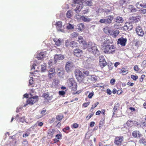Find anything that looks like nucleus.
I'll return each instance as SVG.
<instances>
[{
	"mask_svg": "<svg viewBox=\"0 0 146 146\" xmlns=\"http://www.w3.org/2000/svg\"><path fill=\"white\" fill-rule=\"evenodd\" d=\"M104 52L108 54H113L115 50V47L113 45H110L106 42L103 44Z\"/></svg>",
	"mask_w": 146,
	"mask_h": 146,
	"instance_id": "nucleus-1",
	"label": "nucleus"
},
{
	"mask_svg": "<svg viewBox=\"0 0 146 146\" xmlns=\"http://www.w3.org/2000/svg\"><path fill=\"white\" fill-rule=\"evenodd\" d=\"M78 41L80 44H82L83 49L87 48L89 51L90 52L91 51V45L89 44H87L82 36H79L78 37Z\"/></svg>",
	"mask_w": 146,
	"mask_h": 146,
	"instance_id": "nucleus-2",
	"label": "nucleus"
},
{
	"mask_svg": "<svg viewBox=\"0 0 146 146\" xmlns=\"http://www.w3.org/2000/svg\"><path fill=\"white\" fill-rule=\"evenodd\" d=\"M68 86L69 88L72 90H76L77 89V85L74 79L72 78H70L68 80Z\"/></svg>",
	"mask_w": 146,
	"mask_h": 146,
	"instance_id": "nucleus-3",
	"label": "nucleus"
},
{
	"mask_svg": "<svg viewBox=\"0 0 146 146\" xmlns=\"http://www.w3.org/2000/svg\"><path fill=\"white\" fill-rule=\"evenodd\" d=\"M76 78L79 82H82L84 79L85 76L80 70H76L75 71Z\"/></svg>",
	"mask_w": 146,
	"mask_h": 146,
	"instance_id": "nucleus-4",
	"label": "nucleus"
},
{
	"mask_svg": "<svg viewBox=\"0 0 146 146\" xmlns=\"http://www.w3.org/2000/svg\"><path fill=\"white\" fill-rule=\"evenodd\" d=\"M100 53L95 43H92V54L96 57L100 55Z\"/></svg>",
	"mask_w": 146,
	"mask_h": 146,
	"instance_id": "nucleus-5",
	"label": "nucleus"
},
{
	"mask_svg": "<svg viewBox=\"0 0 146 146\" xmlns=\"http://www.w3.org/2000/svg\"><path fill=\"white\" fill-rule=\"evenodd\" d=\"M99 61L100 65L102 68H103L107 64V62L105 60L103 56H99Z\"/></svg>",
	"mask_w": 146,
	"mask_h": 146,
	"instance_id": "nucleus-6",
	"label": "nucleus"
},
{
	"mask_svg": "<svg viewBox=\"0 0 146 146\" xmlns=\"http://www.w3.org/2000/svg\"><path fill=\"white\" fill-rule=\"evenodd\" d=\"M38 96H36L29 98L27 100V103L28 104L33 105L38 101Z\"/></svg>",
	"mask_w": 146,
	"mask_h": 146,
	"instance_id": "nucleus-7",
	"label": "nucleus"
},
{
	"mask_svg": "<svg viewBox=\"0 0 146 146\" xmlns=\"http://www.w3.org/2000/svg\"><path fill=\"white\" fill-rule=\"evenodd\" d=\"M83 51L78 48H76L74 50L73 54L74 55L77 57H81L83 54Z\"/></svg>",
	"mask_w": 146,
	"mask_h": 146,
	"instance_id": "nucleus-8",
	"label": "nucleus"
},
{
	"mask_svg": "<svg viewBox=\"0 0 146 146\" xmlns=\"http://www.w3.org/2000/svg\"><path fill=\"white\" fill-rule=\"evenodd\" d=\"M123 141V137L122 136L117 137L115 139L114 143L115 145L120 146Z\"/></svg>",
	"mask_w": 146,
	"mask_h": 146,
	"instance_id": "nucleus-9",
	"label": "nucleus"
},
{
	"mask_svg": "<svg viewBox=\"0 0 146 146\" xmlns=\"http://www.w3.org/2000/svg\"><path fill=\"white\" fill-rule=\"evenodd\" d=\"M131 22V21L129 22H127L126 23L123 27L124 29L128 31H131L133 28V26Z\"/></svg>",
	"mask_w": 146,
	"mask_h": 146,
	"instance_id": "nucleus-10",
	"label": "nucleus"
},
{
	"mask_svg": "<svg viewBox=\"0 0 146 146\" xmlns=\"http://www.w3.org/2000/svg\"><path fill=\"white\" fill-rule=\"evenodd\" d=\"M73 67V64L72 62H67L65 65V69L66 72H71L72 69Z\"/></svg>",
	"mask_w": 146,
	"mask_h": 146,
	"instance_id": "nucleus-11",
	"label": "nucleus"
},
{
	"mask_svg": "<svg viewBox=\"0 0 146 146\" xmlns=\"http://www.w3.org/2000/svg\"><path fill=\"white\" fill-rule=\"evenodd\" d=\"M135 31L137 35L140 36H143L144 35V32L143 31L142 28L139 26H137L135 29Z\"/></svg>",
	"mask_w": 146,
	"mask_h": 146,
	"instance_id": "nucleus-12",
	"label": "nucleus"
},
{
	"mask_svg": "<svg viewBox=\"0 0 146 146\" xmlns=\"http://www.w3.org/2000/svg\"><path fill=\"white\" fill-rule=\"evenodd\" d=\"M127 41V39L126 38L121 37L118 39L117 43L120 44L122 46H124L125 45Z\"/></svg>",
	"mask_w": 146,
	"mask_h": 146,
	"instance_id": "nucleus-13",
	"label": "nucleus"
},
{
	"mask_svg": "<svg viewBox=\"0 0 146 146\" xmlns=\"http://www.w3.org/2000/svg\"><path fill=\"white\" fill-rule=\"evenodd\" d=\"M132 135L134 138H138L141 137L142 134L139 131L135 130L132 132Z\"/></svg>",
	"mask_w": 146,
	"mask_h": 146,
	"instance_id": "nucleus-14",
	"label": "nucleus"
},
{
	"mask_svg": "<svg viewBox=\"0 0 146 146\" xmlns=\"http://www.w3.org/2000/svg\"><path fill=\"white\" fill-rule=\"evenodd\" d=\"M109 33L112 37H115L118 35L119 33V31L118 30H115L109 31Z\"/></svg>",
	"mask_w": 146,
	"mask_h": 146,
	"instance_id": "nucleus-15",
	"label": "nucleus"
},
{
	"mask_svg": "<svg viewBox=\"0 0 146 146\" xmlns=\"http://www.w3.org/2000/svg\"><path fill=\"white\" fill-rule=\"evenodd\" d=\"M46 55V52H41L37 54V58L38 60H40L43 59Z\"/></svg>",
	"mask_w": 146,
	"mask_h": 146,
	"instance_id": "nucleus-16",
	"label": "nucleus"
},
{
	"mask_svg": "<svg viewBox=\"0 0 146 146\" xmlns=\"http://www.w3.org/2000/svg\"><path fill=\"white\" fill-rule=\"evenodd\" d=\"M64 56L63 55L56 54L54 58V61H57L58 60H62L64 59Z\"/></svg>",
	"mask_w": 146,
	"mask_h": 146,
	"instance_id": "nucleus-17",
	"label": "nucleus"
},
{
	"mask_svg": "<svg viewBox=\"0 0 146 146\" xmlns=\"http://www.w3.org/2000/svg\"><path fill=\"white\" fill-rule=\"evenodd\" d=\"M76 7L74 9V11L76 13H78L81 11L82 9L83 8V3L82 4H78L76 5Z\"/></svg>",
	"mask_w": 146,
	"mask_h": 146,
	"instance_id": "nucleus-18",
	"label": "nucleus"
},
{
	"mask_svg": "<svg viewBox=\"0 0 146 146\" xmlns=\"http://www.w3.org/2000/svg\"><path fill=\"white\" fill-rule=\"evenodd\" d=\"M141 17L139 15H138L136 16L132 17L130 18V20L132 22H138L140 20Z\"/></svg>",
	"mask_w": 146,
	"mask_h": 146,
	"instance_id": "nucleus-19",
	"label": "nucleus"
},
{
	"mask_svg": "<svg viewBox=\"0 0 146 146\" xmlns=\"http://www.w3.org/2000/svg\"><path fill=\"white\" fill-rule=\"evenodd\" d=\"M55 132V130L54 129L48 130L47 132V136L50 138H52Z\"/></svg>",
	"mask_w": 146,
	"mask_h": 146,
	"instance_id": "nucleus-20",
	"label": "nucleus"
},
{
	"mask_svg": "<svg viewBox=\"0 0 146 146\" xmlns=\"http://www.w3.org/2000/svg\"><path fill=\"white\" fill-rule=\"evenodd\" d=\"M113 16H109L107 17H106L105 18V20H106V24H109L111 23L113 19Z\"/></svg>",
	"mask_w": 146,
	"mask_h": 146,
	"instance_id": "nucleus-21",
	"label": "nucleus"
},
{
	"mask_svg": "<svg viewBox=\"0 0 146 146\" xmlns=\"http://www.w3.org/2000/svg\"><path fill=\"white\" fill-rule=\"evenodd\" d=\"M55 25L56 29L58 30H60L62 27V23L61 21H58L56 22Z\"/></svg>",
	"mask_w": 146,
	"mask_h": 146,
	"instance_id": "nucleus-22",
	"label": "nucleus"
},
{
	"mask_svg": "<svg viewBox=\"0 0 146 146\" xmlns=\"http://www.w3.org/2000/svg\"><path fill=\"white\" fill-rule=\"evenodd\" d=\"M115 21L118 23H122L123 21V19L120 17L118 16L115 19Z\"/></svg>",
	"mask_w": 146,
	"mask_h": 146,
	"instance_id": "nucleus-23",
	"label": "nucleus"
},
{
	"mask_svg": "<svg viewBox=\"0 0 146 146\" xmlns=\"http://www.w3.org/2000/svg\"><path fill=\"white\" fill-rule=\"evenodd\" d=\"M128 8L131 12H135L137 11V9L135 8L134 6L132 5H130L128 6Z\"/></svg>",
	"mask_w": 146,
	"mask_h": 146,
	"instance_id": "nucleus-24",
	"label": "nucleus"
},
{
	"mask_svg": "<svg viewBox=\"0 0 146 146\" xmlns=\"http://www.w3.org/2000/svg\"><path fill=\"white\" fill-rule=\"evenodd\" d=\"M73 4L72 5V7H74L78 4L83 3L82 0H73Z\"/></svg>",
	"mask_w": 146,
	"mask_h": 146,
	"instance_id": "nucleus-25",
	"label": "nucleus"
},
{
	"mask_svg": "<svg viewBox=\"0 0 146 146\" xmlns=\"http://www.w3.org/2000/svg\"><path fill=\"white\" fill-rule=\"evenodd\" d=\"M70 47L72 48L77 47L78 46V43L75 41H72L70 42Z\"/></svg>",
	"mask_w": 146,
	"mask_h": 146,
	"instance_id": "nucleus-26",
	"label": "nucleus"
},
{
	"mask_svg": "<svg viewBox=\"0 0 146 146\" xmlns=\"http://www.w3.org/2000/svg\"><path fill=\"white\" fill-rule=\"evenodd\" d=\"M77 27V28L80 31L83 30L84 28V25L82 23H80L78 24Z\"/></svg>",
	"mask_w": 146,
	"mask_h": 146,
	"instance_id": "nucleus-27",
	"label": "nucleus"
},
{
	"mask_svg": "<svg viewBox=\"0 0 146 146\" xmlns=\"http://www.w3.org/2000/svg\"><path fill=\"white\" fill-rule=\"evenodd\" d=\"M19 119V121L23 123L25 121V117H19V115H17L16 117V119Z\"/></svg>",
	"mask_w": 146,
	"mask_h": 146,
	"instance_id": "nucleus-28",
	"label": "nucleus"
},
{
	"mask_svg": "<svg viewBox=\"0 0 146 146\" xmlns=\"http://www.w3.org/2000/svg\"><path fill=\"white\" fill-rule=\"evenodd\" d=\"M63 117L64 116L62 115H57L56 117V118L57 121H60Z\"/></svg>",
	"mask_w": 146,
	"mask_h": 146,
	"instance_id": "nucleus-29",
	"label": "nucleus"
},
{
	"mask_svg": "<svg viewBox=\"0 0 146 146\" xmlns=\"http://www.w3.org/2000/svg\"><path fill=\"white\" fill-rule=\"evenodd\" d=\"M139 142L140 143L146 145V138H141L139 140Z\"/></svg>",
	"mask_w": 146,
	"mask_h": 146,
	"instance_id": "nucleus-30",
	"label": "nucleus"
},
{
	"mask_svg": "<svg viewBox=\"0 0 146 146\" xmlns=\"http://www.w3.org/2000/svg\"><path fill=\"white\" fill-rule=\"evenodd\" d=\"M52 96H48L46 99H45V102L47 103H49L52 100Z\"/></svg>",
	"mask_w": 146,
	"mask_h": 146,
	"instance_id": "nucleus-31",
	"label": "nucleus"
},
{
	"mask_svg": "<svg viewBox=\"0 0 146 146\" xmlns=\"http://www.w3.org/2000/svg\"><path fill=\"white\" fill-rule=\"evenodd\" d=\"M121 72L123 75H125L128 72V70L127 69L123 68L121 70Z\"/></svg>",
	"mask_w": 146,
	"mask_h": 146,
	"instance_id": "nucleus-32",
	"label": "nucleus"
},
{
	"mask_svg": "<svg viewBox=\"0 0 146 146\" xmlns=\"http://www.w3.org/2000/svg\"><path fill=\"white\" fill-rule=\"evenodd\" d=\"M48 73H53L56 74V72L55 69L53 68H49Z\"/></svg>",
	"mask_w": 146,
	"mask_h": 146,
	"instance_id": "nucleus-33",
	"label": "nucleus"
},
{
	"mask_svg": "<svg viewBox=\"0 0 146 146\" xmlns=\"http://www.w3.org/2000/svg\"><path fill=\"white\" fill-rule=\"evenodd\" d=\"M72 11L71 10H68L67 12L66 15L67 18H69L71 17L72 15Z\"/></svg>",
	"mask_w": 146,
	"mask_h": 146,
	"instance_id": "nucleus-34",
	"label": "nucleus"
},
{
	"mask_svg": "<svg viewBox=\"0 0 146 146\" xmlns=\"http://www.w3.org/2000/svg\"><path fill=\"white\" fill-rule=\"evenodd\" d=\"M53 40L56 45L59 46L60 45L61 41L60 40L54 39Z\"/></svg>",
	"mask_w": 146,
	"mask_h": 146,
	"instance_id": "nucleus-35",
	"label": "nucleus"
},
{
	"mask_svg": "<svg viewBox=\"0 0 146 146\" xmlns=\"http://www.w3.org/2000/svg\"><path fill=\"white\" fill-rule=\"evenodd\" d=\"M80 18L85 22H89L90 21V19H87L83 16H81Z\"/></svg>",
	"mask_w": 146,
	"mask_h": 146,
	"instance_id": "nucleus-36",
	"label": "nucleus"
},
{
	"mask_svg": "<svg viewBox=\"0 0 146 146\" xmlns=\"http://www.w3.org/2000/svg\"><path fill=\"white\" fill-rule=\"evenodd\" d=\"M56 74H52V73H48V76L49 80L52 79L54 76H55Z\"/></svg>",
	"mask_w": 146,
	"mask_h": 146,
	"instance_id": "nucleus-37",
	"label": "nucleus"
},
{
	"mask_svg": "<svg viewBox=\"0 0 146 146\" xmlns=\"http://www.w3.org/2000/svg\"><path fill=\"white\" fill-rule=\"evenodd\" d=\"M46 110H42L40 112V114L41 115V116L39 117H38V118H40L41 117H43L44 115H45L46 113Z\"/></svg>",
	"mask_w": 146,
	"mask_h": 146,
	"instance_id": "nucleus-38",
	"label": "nucleus"
},
{
	"mask_svg": "<svg viewBox=\"0 0 146 146\" xmlns=\"http://www.w3.org/2000/svg\"><path fill=\"white\" fill-rule=\"evenodd\" d=\"M135 5L136 7L138 9H139L141 7H143V5L140 3V2H139L137 3Z\"/></svg>",
	"mask_w": 146,
	"mask_h": 146,
	"instance_id": "nucleus-39",
	"label": "nucleus"
},
{
	"mask_svg": "<svg viewBox=\"0 0 146 146\" xmlns=\"http://www.w3.org/2000/svg\"><path fill=\"white\" fill-rule=\"evenodd\" d=\"M74 26L70 23H68L66 26V29L68 30L71 29H74Z\"/></svg>",
	"mask_w": 146,
	"mask_h": 146,
	"instance_id": "nucleus-40",
	"label": "nucleus"
},
{
	"mask_svg": "<svg viewBox=\"0 0 146 146\" xmlns=\"http://www.w3.org/2000/svg\"><path fill=\"white\" fill-rule=\"evenodd\" d=\"M65 46L67 48H69L70 46V43L68 40H66L65 44Z\"/></svg>",
	"mask_w": 146,
	"mask_h": 146,
	"instance_id": "nucleus-41",
	"label": "nucleus"
},
{
	"mask_svg": "<svg viewBox=\"0 0 146 146\" xmlns=\"http://www.w3.org/2000/svg\"><path fill=\"white\" fill-rule=\"evenodd\" d=\"M79 125L77 123H74L71 126L72 129L77 128L78 127Z\"/></svg>",
	"mask_w": 146,
	"mask_h": 146,
	"instance_id": "nucleus-42",
	"label": "nucleus"
},
{
	"mask_svg": "<svg viewBox=\"0 0 146 146\" xmlns=\"http://www.w3.org/2000/svg\"><path fill=\"white\" fill-rule=\"evenodd\" d=\"M98 79V77L96 76L92 75V80L95 82L97 81Z\"/></svg>",
	"mask_w": 146,
	"mask_h": 146,
	"instance_id": "nucleus-43",
	"label": "nucleus"
},
{
	"mask_svg": "<svg viewBox=\"0 0 146 146\" xmlns=\"http://www.w3.org/2000/svg\"><path fill=\"white\" fill-rule=\"evenodd\" d=\"M134 124L135 125L139 127H141V124L140 123H139L137 121H135L134 122Z\"/></svg>",
	"mask_w": 146,
	"mask_h": 146,
	"instance_id": "nucleus-44",
	"label": "nucleus"
},
{
	"mask_svg": "<svg viewBox=\"0 0 146 146\" xmlns=\"http://www.w3.org/2000/svg\"><path fill=\"white\" fill-rule=\"evenodd\" d=\"M23 144V146H28V141L25 139L23 141L22 143Z\"/></svg>",
	"mask_w": 146,
	"mask_h": 146,
	"instance_id": "nucleus-45",
	"label": "nucleus"
},
{
	"mask_svg": "<svg viewBox=\"0 0 146 146\" xmlns=\"http://www.w3.org/2000/svg\"><path fill=\"white\" fill-rule=\"evenodd\" d=\"M131 78L134 80H136L138 79V76L133 75L131 76Z\"/></svg>",
	"mask_w": 146,
	"mask_h": 146,
	"instance_id": "nucleus-46",
	"label": "nucleus"
},
{
	"mask_svg": "<svg viewBox=\"0 0 146 146\" xmlns=\"http://www.w3.org/2000/svg\"><path fill=\"white\" fill-rule=\"evenodd\" d=\"M49 96V94L48 92L44 93L42 95V97L44 98L45 99H46L47 97H48Z\"/></svg>",
	"mask_w": 146,
	"mask_h": 146,
	"instance_id": "nucleus-47",
	"label": "nucleus"
},
{
	"mask_svg": "<svg viewBox=\"0 0 146 146\" xmlns=\"http://www.w3.org/2000/svg\"><path fill=\"white\" fill-rule=\"evenodd\" d=\"M140 11L141 13L143 14H146V9H142L140 10Z\"/></svg>",
	"mask_w": 146,
	"mask_h": 146,
	"instance_id": "nucleus-48",
	"label": "nucleus"
},
{
	"mask_svg": "<svg viewBox=\"0 0 146 146\" xmlns=\"http://www.w3.org/2000/svg\"><path fill=\"white\" fill-rule=\"evenodd\" d=\"M29 86L32 85L33 84V78H32L29 80Z\"/></svg>",
	"mask_w": 146,
	"mask_h": 146,
	"instance_id": "nucleus-49",
	"label": "nucleus"
},
{
	"mask_svg": "<svg viewBox=\"0 0 146 146\" xmlns=\"http://www.w3.org/2000/svg\"><path fill=\"white\" fill-rule=\"evenodd\" d=\"M70 129V127L69 126H67L63 129L62 131L64 132H66V131Z\"/></svg>",
	"mask_w": 146,
	"mask_h": 146,
	"instance_id": "nucleus-50",
	"label": "nucleus"
},
{
	"mask_svg": "<svg viewBox=\"0 0 146 146\" xmlns=\"http://www.w3.org/2000/svg\"><path fill=\"white\" fill-rule=\"evenodd\" d=\"M62 137V135L61 134H58L56 135V137L58 139H61Z\"/></svg>",
	"mask_w": 146,
	"mask_h": 146,
	"instance_id": "nucleus-51",
	"label": "nucleus"
},
{
	"mask_svg": "<svg viewBox=\"0 0 146 146\" xmlns=\"http://www.w3.org/2000/svg\"><path fill=\"white\" fill-rule=\"evenodd\" d=\"M72 35L73 37H77L78 35V34L77 33L74 32L72 34Z\"/></svg>",
	"mask_w": 146,
	"mask_h": 146,
	"instance_id": "nucleus-52",
	"label": "nucleus"
},
{
	"mask_svg": "<svg viewBox=\"0 0 146 146\" xmlns=\"http://www.w3.org/2000/svg\"><path fill=\"white\" fill-rule=\"evenodd\" d=\"M83 72L86 76H88L89 73V72L88 71L85 70H84Z\"/></svg>",
	"mask_w": 146,
	"mask_h": 146,
	"instance_id": "nucleus-53",
	"label": "nucleus"
},
{
	"mask_svg": "<svg viewBox=\"0 0 146 146\" xmlns=\"http://www.w3.org/2000/svg\"><path fill=\"white\" fill-rule=\"evenodd\" d=\"M104 11L105 12L107 13H108L110 12L111 11V10L109 9H104Z\"/></svg>",
	"mask_w": 146,
	"mask_h": 146,
	"instance_id": "nucleus-54",
	"label": "nucleus"
},
{
	"mask_svg": "<svg viewBox=\"0 0 146 146\" xmlns=\"http://www.w3.org/2000/svg\"><path fill=\"white\" fill-rule=\"evenodd\" d=\"M119 2L120 4L122 5L124 4L127 3L124 0H120Z\"/></svg>",
	"mask_w": 146,
	"mask_h": 146,
	"instance_id": "nucleus-55",
	"label": "nucleus"
},
{
	"mask_svg": "<svg viewBox=\"0 0 146 146\" xmlns=\"http://www.w3.org/2000/svg\"><path fill=\"white\" fill-rule=\"evenodd\" d=\"M90 104V102L84 103L83 104V106L84 107H87Z\"/></svg>",
	"mask_w": 146,
	"mask_h": 146,
	"instance_id": "nucleus-56",
	"label": "nucleus"
},
{
	"mask_svg": "<svg viewBox=\"0 0 146 146\" xmlns=\"http://www.w3.org/2000/svg\"><path fill=\"white\" fill-rule=\"evenodd\" d=\"M106 20H105V19H101L100 20L99 22L100 23H104L106 24Z\"/></svg>",
	"mask_w": 146,
	"mask_h": 146,
	"instance_id": "nucleus-57",
	"label": "nucleus"
},
{
	"mask_svg": "<svg viewBox=\"0 0 146 146\" xmlns=\"http://www.w3.org/2000/svg\"><path fill=\"white\" fill-rule=\"evenodd\" d=\"M104 86V84L102 83H98L97 84L96 86L98 87H102Z\"/></svg>",
	"mask_w": 146,
	"mask_h": 146,
	"instance_id": "nucleus-58",
	"label": "nucleus"
},
{
	"mask_svg": "<svg viewBox=\"0 0 146 146\" xmlns=\"http://www.w3.org/2000/svg\"><path fill=\"white\" fill-rule=\"evenodd\" d=\"M115 82V79L112 78L110 80V83L112 85L114 84Z\"/></svg>",
	"mask_w": 146,
	"mask_h": 146,
	"instance_id": "nucleus-59",
	"label": "nucleus"
},
{
	"mask_svg": "<svg viewBox=\"0 0 146 146\" xmlns=\"http://www.w3.org/2000/svg\"><path fill=\"white\" fill-rule=\"evenodd\" d=\"M132 121L131 120H128L126 123V124L128 126H131V125L130 124V123H131Z\"/></svg>",
	"mask_w": 146,
	"mask_h": 146,
	"instance_id": "nucleus-60",
	"label": "nucleus"
},
{
	"mask_svg": "<svg viewBox=\"0 0 146 146\" xmlns=\"http://www.w3.org/2000/svg\"><path fill=\"white\" fill-rule=\"evenodd\" d=\"M59 94L60 95L63 96L65 94V92L64 91H59Z\"/></svg>",
	"mask_w": 146,
	"mask_h": 146,
	"instance_id": "nucleus-61",
	"label": "nucleus"
},
{
	"mask_svg": "<svg viewBox=\"0 0 146 146\" xmlns=\"http://www.w3.org/2000/svg\"><path fill=\"white\" fill-rule=\"evenodd\" d=\"M134 70L136 71H138L139 68L137 65H136L134 67Z\"/></svg>",
	"mask_w": 146,
	"mask_h": 146,
	"instance_id": "nucleus-62",
	"label": "nucleus"
},
{
	"mask_svg": "<svg viewBox=\"0 0 146 146\" xmlns=\"http://www.w3.org/2000/svg\"><path fill=\"white\" fill-rule=\"evenodd\" d=\"M145 77V75H142L141 77V78H140L139 81L140 82H142L143 80V79Z\"/></svg>",
	"mask_w": 146,
	"mask_h": 146,
	"instance_id": "nucleus-63",
	"label": "nucleus"
},
{
	"mask_svg": "<svg viewBox=\"0 0 146 146\" xmlns=\"http://www.w3.org/2000/svg\"><path fill=\"white\" fill-rule=\"evenodd\" d=\"M104 123L103 121H100V124L99 125V127L100 128V127L101 128L103 125Z\"/></svg>",
	"mask_w": 146,
	"mask_h": 146,
	"instance_id": "nucleus-64",
	"label": "nucleus"
}]
</instances>
